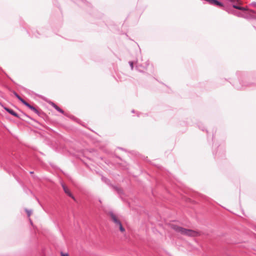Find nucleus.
<instances>
[{
  "label": "nucleus",
  "mask_w": 256,
  "mask_h": 256,
  "mask_svg": "<svg viewBox=\"0 0 256 256\" xmlns=\"http://www.w3.org/2000/svg\"><path fill=\"white\" fill-rule=\"evenodd\" d=\"M99 202H101V200H99Z\"/></svg>",
  "instance_id": "nucleus-34"
},
{
  "label": "nucleus",
  "mask_w": 256,
  "mask_h": 256,
  "mask_svg": "<svg viewBox=\"0 0 256 256\" xmlns=\"http://www.w3.org/2000/svg\"><path fill=\"white\" fill-rule=\"evenodd\" d=\"M172 228L178 232L189 236H198V233L194 230L190 229H186L176 224H172Z\"/></svg>",
  "instance_id": "nucleus-2"
},
{
  "label": "nucleus",
  "mask_w": 256,
  "mask_h": 256,
  "mask_svg": "<svg viewBox=\"0 0 256 256\" xmlns=\"http://www.w3.org/2000/svg\"><path fill=\"white\" fill-rule=\"evenodd\" d=\"M29 192L32 193V191L30 190H28Z\"/></svg>",
  "instance_id": "nucleus-31"
},
{
  "label": "nucleus",
  "mask_w": 256,
  "mask_h": 256,
  "mask_svg": "<svg viewBox=\"0 0 256 256\" xmlns=\"http://www.w3.org/2000/svg\"><path fill=\"white\" fill-rule=\"evenodd\" d=\"M108 214L110 216L112 221L115 224L116 226H118L120 230L122 232H125V229L123 227L121 222L114 214L112 212L110 211L109 212Z\"/></svg>",
  "instance_id": "nucleus-3"
},
{
  "label": "nucleus",
  "mask_w": 256,
  "mask_h": 256,
  "mask_svg": "<svg viewBox=\"0 0 256 256\" xmlns=\"http://www.w3.org/2000/svg\"><path fill=\"white\" fill-rule=\"evenodd\" d=\"M120 148V149H121V150H124V148Z\"/></svg>",
  "instance_id": "nucleus-32"
},
{
  "label": "nucleus",
  "mask_w": 256,
  "mask_h": 256,
  "mask_svg": "<svg viewBox=\"0 0 256 256\" xmlns=\"http://www.w3.org/2000/svg\"><path fill=\"white\" fill-rule=\"evenodd\" d=\"M236 75L238 80L234 82L232 85L238 90H244L246 88L256 86V80L243 72H237Z\"/></svg>",
  "instance_id": "nucleus-1"
},
{
  "label": "nucleus",
  "mask_w": 256,
  "mask_h": 256,
  "mask_svg": "<svg viewBox=\"0 0 256 256\" xmlns=\"http://www.w3.org/2000/svg\"><path fill=\"white\" fill-rule=\"evenodd\" d=\"M30 174H34V172H30Z\"/></svg>",
  "instance_id": "nucleus-29"
},
{
  "label": "nucleus",
  "mask_w": 256,
  "mask_h": 256,
  "mask_svg": "<svg viewBox=\"0 0 256 256\" xmlns=\"http://www.w3.org/2000/svg\"><path fill=\"white\" fill-rule=\"evenodd\" d=\"M213 154L216 158H220L224 156V151L222 148L218 147L216 152L213 151Z\"/></svg>",
  "instance_id": "nucleus-6"
},
{
  "label": "nucleus",
  "mask_w": 256,
  "mask_h": 256,
  "mask_svg": "<svg viewBox=\"0 0 256 256\" xmlns=\"http://www.w3.org/2000/svg\"><path fill=\"white\" fill-rule=\"evenodd\" d=\"M222 10L226 11L228 14H232V12L234 10V8H232V6H224Z\"/></svg>",
  "instance_id": "nucleus-12"
},
{
  "label": "nucleus",
  "mask_w": 256,
  "mask_h": 256,
  "mask_svg": "<svg viewBox=\"0 0 256 256\" xmlns=\"http://www.w3.org/2000/svg\"><path fill=\"white\" fill-rule=\"evenodd\" d=\"M142 67V66L141 65H138V66H136V68L138 71L140 72H144L143 70H141V68H140Z\"/></svg>",
  "instance_id": "nucleus-18"
},
{
  "label": "nucleus",
  "mask_w": 256,
  "mask_h": 256,
  "mask_svg": "<svg viewBox=\"0 0 256 256\" xmlns=\"http://www.w3.org/2000/svg\"><path fill=\"white\" fill-rule=\"evenodd\" d=\"M128 63H129V64H130V66L131 68V69L132 70L134 68V63H133V62H132V61H130V62H129Z\"/></svg>",
  "instance_id": "nucleus-22"
},
{
  "label": "nucleus",
  "mask_w": 256,
  "mask_h": 256,
  "mask_svg": "<svg viewBox=\"0 0 256 256\" xmlns=\"http://www.w3.org/2000/svg\"><path fill=\"white\" fill-rule=\"evenodd\" d=\"M137 116H140V115H139L138 113H137Z\"/></svg>",
  "instance_id": "nucleus-30"
},
{
  "label": "nucleus",
  "mask_w": 256,
  "mask_h": 256,
  "mask_svg": "<svg viewBox=\"0 0 256 256\" xmlns=\"http://www.w3.org/2000/svg\"><path fill=\"white\" fill-rule=\"evenodd\" d=\"M102 180L107 185L111 186L113 188L114 190L116 191L117 192L118 194H121L122 193V190L121 188H118V186H114V185L111 184L110 180L109 179H108V178L102 176Z\"/></svg>",
  "instance_id": "nucleus-5"
},
{
  "label": "nucleus",
  "mask_w": 256,
  "mask_h": 256,
  "mask_svg": "<svg viewBox=\"0 0 256 256\" xmlns=\"http://www.w3.org/2000/svg\"><path fill=\"white\" fill-rule=\"evenodd\" d=\"M35 30L34 28L30 29L28 30V33L32 37H35L36 38H39L41 36H46V34L44 33V32L42 30Z\"/></svg>",
  "instance_id": "nucleus-4"
},
{
  "label": "nucleus",
  "mask_w": 256,
  "mask_h": 256,
  "mask_svg": "<svg viewBox=\"0 0 256 256\" xmlns=\"http://www.w3.org/2000/svg\"><path fill=\"white\" fill-rule=\"evenodd\" d=\"M10 78V79L11 81L13 82L12 80Z\"/></svg>",
  "instance_id": "nucleus-33"
},
{
  "label": "nucleus",
  "mask_w": 256,
  "mask_h": 256,
  "mask_svg": "<svg viewBox=\"0 0 256 256\" xmlns=\"http://www.w3.org/2000/svg\"><path fill=\"white\" fill-rule=\"evenodd\" d=\"M132 113H134V112H135L134 110H132Z\"/></svg>",
  "instance_id": "nucleus-28"
},
{
  "label": "nucleus",
  "mask_w": 256,
  "mask_h": 256,
  "mask_svg": "<svg viewBox=\"0 0 256 256\" xmlns=\"http://www.w3.org/2000/svg\"><path fill=\"white\" fill-rule=\"evenodd\" d=\"M222 80L223 81H226L227 80L226 78H224V79H222Z\"/></svg>",
  "instance_id": "nucleus-27"
},
{
  "label": "nucleus",
  "mask_w": 256,
  "mask_h": 256,
  "mask_svg": "<svg viewBox=\"0 0 256 256\" xmlns=\"http://www.w3.org/2000/svg\"><path fill=\"white\" fill-rule=\"evenodd\" d=\"M25 106H26L27 108H30V110H32V111H33L34 112H35L36 114H37L38 113H39V110H38L36 108H35L34 106H33L30 104L28 102H25V104H24Z\"/></svg>",
  "instance_id": "nucleus-10"
},
{
  "label": "nucleus",
  "mask_w": 256,
  "mask_h": 256,
  "mask_svg": "<svg viewBox=\"0 0 256 256\" xmlns=\"http://www.w3.org/2000/svg\"><path fill=\"white\" fill-rule=\"evenodd\" d=\"M61 186L64 190V192L68 195L70 197L72 198L74 200H76V198L73 194L71 193L68 188L66 187V186L62 182L61 183Z\"/></svg>",
  "instance_id": "nucleus-8"
},
{
  "label": "nucleus",
  "mask_w": 256,
  "mask_h": 256,
  "mask_svg": "<svg viewBox=\"0 0 256 256\" xmlns=\"http://www.w3.org/2000/svg\"><path fill=\"white\" fill-rule=\"evenodd\" d=\"M22 112V115L25 117H26L30 119V120H32L34 121V122L38 124H40L37 120H34V118H32V117H30V116H28V114H26Z\"/></svg>",
  "instance_id": "nucleus-16"
},
{
  "label": "nucleus",
  "mask_w": 256,
  "mask_h": 256,
  "mask_svg": "<svg viewBox=\"0 0 256 256\" xmlns=\"http://www.w3.org/2000/svg\"><path fill=\"white\" fill-rule=\"evenodd\" d=\"M216 6H218V7H220V8H222V9H223L224 8V6H225L224 4L220 1H218Z\"/></svg>",
  "instance_id": "nucleus-17"
},
{
  "label": "nucleus",
  "mask_w": 256,
  "mask_h": 256,
  "mask_svg": "<svg viewBox=\"0 0 256 256\" xmlns=\"http://www.w3.org/2000/svg\"><path fill=\"white\" fill-rule=\"evenodd\" d=\"M4 108L6 112H7L8 113H9L11 115H12L18 118H20L22 120H24V119L21 117V116L20 115H19L18 114H17L16 112H15L13 110H12L10 108H8V107H6V106H4Z\"/></svg>",
  "instance_id": "nucleus-7"
},
{
  "label": "nucleus",
  "mask_w": 256,
  "mask_h": 256,
  "mask_svg": "<svg viewBox=\"0 0 256 256\" xmlns=\"http://www.w3.org/2000/svg\"><path fill=\"white\" fill-rule=\"evenodd\" d=\"M232 7L234 10L236 9L242 11H246L247 10V8H246L236 3L232 4Z\"/></svg>",
  "instance_id": "nucleus-11"
},
{
  "label": "nucleus",
  "mask_w": 256,
  "mask_h": 256,
  "mask_svg": "<svg viewBox=\"0 0 256 256\" xmlns=\"http://www.w3.org/2000/svg\"><path fill=\"white\" fill-rule=\"evenodd\" d=\"M218 1V0H212L211 4L216 6Z\"/></svg>",
  "instance_id": "nucleus-21"
},
{
  "label": "nucleus",
  "mask_w": 256,
  "mask_h": 256,
  "mask_svg": "<svg viewBox=\"0 0 256 256\" xmlns=\"http://www.w3.org/2000/svg\"><path fill=\"white\" fill-rule=\"evenodd\" d=\"M25 211L27 213V214H28V216H30V214H32V210H28V209H26Z\"/></svg>",
  "instance_id": "nucleus-19"
},
{
  "label": "nucleus",
  "mask_w": 256,
  "mask_h": 256,
  "mask_svg": "<svg viewBox=\"0 0 256 256\" xmlns=\"http://www.w3.org/2000/svg\"><path fill=\"white\" fill-rule=\"evenodd\" d=\"M48 104H50L54 108H55L58 112H60L61 114H62L64 116H68L66 114L64 113V112L60 108L59 106H58L56 104H54V102L50 101L48 102Z\"/></svg>",
  "instance_id": "nucleus-9"
},
{
  "label": "nucleus",
  "mask_w": 256,
  "mask_h": 256,
  "mask_svg": "<svg viewBox=\"0 0 256 256\" xmlns=\"http://www.w3.org/2000/svg\"><path fill=\"white\" fill-rule=\"evenodd\" d=\"M230 2H232V4H236V2H238V0H231L229 1Z\"/></svg>",
  "instance_id": "nucleus-24"
},
{
  "label": "nucleus",
  "mask_w": 256,
  "mask_h": 256,
  "mask_svg": "<svg viewBox=\"0 0 256 256\" xmlns=\"http://www.w3.org/2000/svg\"><path fill=\"white\" fill-rule=\"evenodd\" d=\"M81 1L84 4L88 3V2L86 0H81Z\"/></svg>",
  "instance_id": "nucleus-26"
},
{
  "label": "nucleus",
  "mask_w": 256,
  "mask_h": 256,
  "mask_svg": "<svg viewBox=\"0 0 256 256\" xmlns=\"http://www.w3.org/2000/svg\"><path fill=\"white\" fill-rule=\"evenodd\" d=\"M12 93L14 95V96L24 104H25L26 101L24 100L22 97H20L18 93H16L15 91L13 90Z\"/></svg>",
  "instance_id": "nucleus-13"
},
{
  "label": "nucleus",
  "mask_w": 256,
  "mask_h": 256,
  "mask_svg": "<svg viewBox=\"0 0 256 256\" xmlns=\"http://www.w3.org/2000/svg\"><path fill=\"white\" fill-rule=\"evenodd\" d=\"M232 14L234 16H236L240 17V18L244 17V15L242 13H241L240 12H238L234 9L232 10Z\"/></svg>",
  "instance_id": "nucleus-14"
},
{
  "label": "nucleus",
  "mask_w": 256,
  "mask_h": 256,
  "mask_svg": "<svg viewBox=\"0 0 256 256\" xmlns=\"http://www.w3.org/2000/svg\"><path fill=\"white\" fill-rule=\"evenodd\" d=\"M36 114L44 119H45V118L47 116L46 114L41 110H39V113H38Z\"/></svg>",
  "instance_id": "nucleus-15"
},
{
  "label": "nucleus",
  "mask_w": 256,
  "mask_h": 256,
  "mask_svg": "<svg viewBox=\"0 0 256 256\" xmlns=\"http://www.w3.org/2000/svg\"><path fill=\"white\" fill-rule=\"evenodd\" d=\"M61 256H69V255L67 253H64L62 252H61Z\"/></svg>",
  "instance_id": "nucleus-23"
},
{
  "label": "nucleus",
  "mask_w": 256,
  "mask_h": 256,
  "mask_svg": "<svg viewBox=\"0 0 256 256\" xmlns=\"http://www.w3.org/2000/svg\"><path fill=\"white\" fill-rule=\"evenodd\" d=\"M251 4L256 8V2H254Z\"/></svg>",
  "instance_id": "nucleus-25"
},
{
  "label": "nucleus",
  "mask_w": 256,
  "mask_h": 256,
  "mask_svg": "<svg viewBox=\"0 0 256 256\" xmlns=\"http://www.w3.org/2000/svg\"><path fill=\"white\" fill-rule=\"evenodd\" d=\"M198 126L199 128L202 131H204V126H202V124H198Z\"/></svg>",
  "instance_id": "nucleus-20"
}]
</instances>
